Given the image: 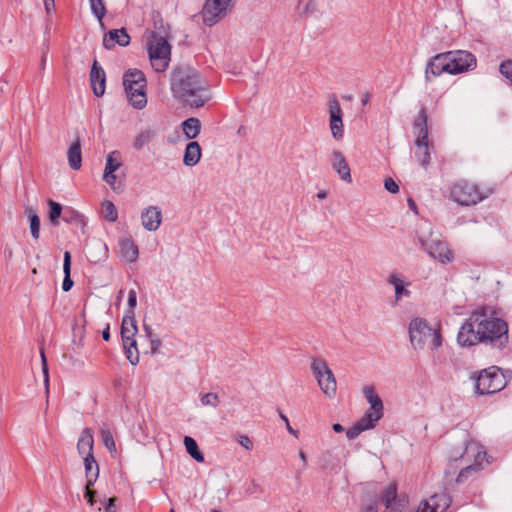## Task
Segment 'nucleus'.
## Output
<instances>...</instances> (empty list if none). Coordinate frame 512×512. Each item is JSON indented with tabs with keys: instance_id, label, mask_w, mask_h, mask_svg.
I'll use <instances>...</instances> for the list:
<instances>
[{
	"instance_id": "nucleus-39",
	"label": "nucleus",
	"mask_w": 512,
	"mask_h": 512,
	"mask_svg": "<svg viewBox=\"0 0 512 512\" xmlns=\"http://www.w3.org/2000/svg\"><path fill=\"white\" fill-rule=\"evenodd\" d=\"M63 220L67 223L83 224V217L80 213L72 208H66L63 215Z\"/></svg>"
},
{
	"instance_id": "nucleus-32",
	"label": "nucleus",
	"mask_w": 512,
	"mask_h": 512,
	"mask_svg": "<svg viewBox=\"0 0 512 512\" xmlns=\"http://www.w3.org/2000/svg\"><path fill=\"white\" fill-rule=\"evenodd\" d=\"M63 271L65 274L63 283H62V289L63 291L67 292L69 291L73 286V281L70 277L71 273V254L70 252L66 251L64 253V262H63Z\"/></svg>"
},
{
	"instance_id": "nucleus-29",
	"label": "nucleus",
	"mask_w": 512,
	"mask_h": 512,
	"mask_svg": "<svg viewBox=\"0 0 512 512\" xmlns=\"http://www.w3.org/2000/svg\"><path fill=\"white\" fill-rule=\"evenodd\" d=\"M156 136V131L152 128H145L141 130L133 141V148L141 150L143 147L149 145Z\"/></svg>"
},
{
	"instance_id": "nucleus-34",
	"label": "nucleus",
	"mask_w": 512,
	"mask_h": 512,
	"mask_svg": "<svg viewBox=\"0 0 512 512\" xmlns=\"http://www.w3.org/2000/svg\"><path fill=\"white\" fill-rule=\"evenodd\" d=\"M382 417L371 411H366L357 423L366 431L375 427Z\"/></svg>"
},
{
	"instance_id": "nucleus-9",
	"label": "nucleus",
	"mask_w": 512,
	"mask_h": 512,
	"mask_svg": "<svg viewBox=\"0 0 512 512\" xmlns=\"http://www.w3.org/2000/svg\"><path fill=\"white\" fill-rule=\"evenodd\" d=\"M506 386V379L497 367H490L480 372L476 380V392L479 395L494 394Z\"/></svg>"
},
{
	"instance_id": "nucleus-6",
	"label": "nucleus",
	"mask_w": 512,
	"mask_h": 512,
	"mask_svg": "<svg viewBox=\"0 0 512 512\" xmlns=\"http://www.w3.org/2000/svg\"><path fill=\"white\" fill-rule=\"evenodd\" d=\"M486 457V451L476 442L466 444L463 453L458 457L453 456V460H460L465 465L459 472L456 481L463 483L470 475L476 474L482 469V464Z\"/></svg>"
},
{
	"instance_id": "nucleus-52",
	"label": "nucleus",
	"mask_w": 512,
	"mask_h": 512,
	"mask_svg": "<svg viewBox=\"0 0 512 512\" xmlns=\"http://www.w3.org/2000/svg\"><path fill=\"white\" fill-rule=\"evenodd\" d=\"M143 330H144V332H145L146 336H147L149 339H151L152 337H156V335L153 333V330H152V328H151V326H150V325H148V324H143Z\"/></svg>"
},
{
	"instance_id": "nucleus-60",
	"label": "nucleus",
	"mask_w": 512,
	"mask_h": 512,
	"mask_svg": "<svg viewBox=\"0 0 512 512\" xmlns=\"http://www.w3.org/2000/svg\"><path fill=\"white\" fill-rule=\"evenodd\" d=\"M279 416L285 422V424H287V422H289L288 418L284 414L279 413Z\"/></svg>"
},
{
	"instance_id": "nucleus-36",
	"label": "nucleus",
	"mask_w": 512,
	"mask_h": 512,
	"mask_svg": "<svg viewBox=\"0 0 512 512\" xmlns=\"http://www.w3.org/2000/svg\"><path fill=\"white\" fill-rule=\"evenodd\" d=\"M102 214L109 222H115L118 218V212L115 205L108 200L102 203Z\"/></svg>"
},
{
	"instance_id": "nucleus-59",
	"label": "nucleus",
	"mask_w": 512,
	"mask_h": 512,
	"mask_svg": "<svg viewBox=\"0 0 512 512\" xmlns=\"http://www.w3.org/2000/svg\"><path fill=\"white\" fill-rule=\"evenodd\" d=\"M327 197V193L325 191H320L317 193V198L325 199Z\"/></svg>"
},
{
	"instance_id": "nucleus-11",
	"label": "nucleus",
	"mask_w": 512,
	"mask_h": 512,
	"mask_svg": "<svg viewBox=\"0 0 512 512\" xmlns=\"http://www.w3.org/2000/svg\"><path fill=\"white\" fill-rule=\"evenodd\" d=\"M232 6L233 0H206L202 9L204 23L213 26L227 16Z\"/></svg>"
},
{
	"instance_id": "nucleus-53",
	"label": "nucleus",
	"mask_w": 512,
	"mask_h": 512,
	"mask_svg": "<svg viewBox=\"0 0 512 512\" xmlns=\"http://www.w3.org/2000/svg\"><path fill=\"white\" fill-rule=\"evenodd\" d=\"M370 102V94L365 92L361 96V103L363 106H366Z\"/></svg>"
},
{
	"instance_id": "nucleus-45",
	"label": "nucleus",
	"mask_w": 512,
	"mask_h": 512,
	"mask_svg": "<svg viewBox=\"0 0 512 512\" xmlns=\"http://www.w3.org/2000/svg\"><path fill=\"white\" fill-rule=\"evenodd\" d=\"M384 187L390 193L396 194L399 192L398 184L390 177L385 179Z\"/></svg>"
},
{
	"instance_id": "nucleus-18",
	"label": "nucleus",
	"mask_w": 512,
	"mask_h": 512,
	"mask_svg": "<svg viewBox=\"0 0 512 512\" xmlns=\"http://www.w3.org/2000/svg\"><path fill=\"white\" fill-rule=\"evenodd\" d=\"M330 163L333 170L338 174L341 180L346 183L352 182L350 167L341 151L334 150L332 152Z\"/></svg>"
},
{
	"instance_id": "nucleus-8",
	"label": "nucleus",
	"mask_w": 512,
	"mask_h": 512,
	"mask_svg": "<svg viewBox=\"0 0 512 512\" xmlns=\"http://www.w3.org/2000/svg\"><path fill=\"white\" fill-rule=\"evenodd\" d=\"M414 129L417 133L415 140V157L420 165L426 167L430 162V152L428 143L427 114L424 108L419 111L414 124Z\"/></svg>"
},
{
	"instance_id": "nucleus-14",
	"label": "nucleus",
	"mask_w": 512,
	"mask_h": 512,
	"mask_svg": "<svg viewBox=\"0 0 512 512\" xmlns=\"http://www.w3.org/2000/svg\"><path fill=\"white\" fill-rule=\"evenodd\" d=\"M444 73L451 74L446 52L436 54L429 59L425 67V80L430 82Z\"/></svg>"
},
{
	"instance_id": "nucleus-23",
	"label": "nucleus",
	"mask_w": 512,
	"mask_h": 512,
	"mask_svg": "<svg viewBox=\"0 0 512 512\" xmlns=\"http://www.w3.org/2000/svg\"><path fill=\"white\" fill-rule=\"evenodd\" d=\"M93 447H94V439H93L92 430L90 428H85L81 432V435L77 442L78 453L83 458L94 456Z\"/></svg>"
},
{
	"instance_id": "nucleus-40",
	"label": "nucleus",
	"mask_w": 512,
	"mask_h": 512,
	"mask_svg": "<svg viewBox=\"0 0 512 512\" xmlns=\"http://www.w3.org/2000/svg\"><path fill=\"white\" fill-rule=\"evenodd\" d=\"M100 434H101V438H102V441H103V444L105 445V447L111 453H116V444H115V441L113 439L111 432L106 428H102L100 430Z\"/></svg>"
},
{
	"instance_id": "nucleus-61",
	"label": "nucleus",
	"mask_w": 512,
	"mask_h": 512,
	"mask_svg": "<svg viewBox=\"0 0 512 512\" xmlns=\"http://www.w3.org/2000/svg\"><path fill=\"white\" fill-rule=\"evenodd\" d=\"M408 203H409V206H410L411 208H415V206H416V205H415V203H414V201H413L412 199H409V200H408Z\"/></svg>"
},
{
	"instance_id": "nucleus-51",
	"label": "nucleus",
	"mask_w": 512,
	"mask_h": 512,
	"mask_svg": "<svg viewBox=\"0 0 512 512\" xmlns=\"http://www.w3.org/2000/svg\"><path fill=\"white\" fill-rule=\"evenodd\" d=\"M116 498L115 497H112L108 500V504L105 508V511L106 512H116V508H115V502H116Z\"/></svg>"
},
{
	"instance_id": "nucleus-49",
	"label": "nucleus",
	"mask_w": 512,
	"mask_h": 512,
	"mask_svg": "<svg viewBox=\"0 0 512 512\" xmlns=\"http://www.w3.org/2000/svg\"><path fill=\"white\" fill-rule=\"evenodd\" d=\"M43 4L48 15L55 11V0H43Z\"/></svg>"
},
{
	"instance_id": "nucleus-17",
	"label": "nucleus",
	"mask_w": 512,
	"mask_h": 512,
	"mask_svg": "<svg viewBox=\"0 0 512 512\" xmlns=\"http://www.w3.org/2000/svg\"><path fill=\"white\" fill-rule=\"evenodd\" d=\"M141 222L145 230L156 231L162 223V212L158 206H148L141 213Z\"/></svg>"
},
{
	"instance_id": "nucleus-64",
	"label": "nucleus",
	"mask_w": 512,
	"mask_h": 512,
	"mask_svg": "<svg viewBox=\"0 0 512 512\" xmlns=\"http://www.w3.org/2000/svg\"><path fill=\"white\" fill-rule=\"evenodd\" d=\"M122 294H123V291L121 290V291L119 292V296H118V298H119V299L122 297Z\"/></svg>"
},
{
	"instance_id": "nucleus-13",
	"label": "nucleus",
	"mask_w": 512,
	"mask_h": 512,
	"mask_svg": "<svg viewBox=\"0 0 512 512\" xmlns=\"http://www.w3.org/2000/svg\"><path fill=\"white\" fill-rule=\"evenodd\" d=\"M328 113L331 135L336 141H340L344 137L343 111L336 97L329 100Z\"/></svg>"
},
{
	"instance_id": "nucleus-55",
	"label": "nucleus",
	"mask_w": 512,
	"mask_h": 512,
	"mask_svg": "<svg viewBox=\"0 0 512 512\" xmlns=\"http://www.w3.org/2000/svg\"><path fill=\"white\" fill-rule=\"evenodd\" d=\"M102 337L105 341L110 339L109 325H107L106 329L102 332Z\"/></svg>"
},
{
	"instance_id": "nucleus-20",
	"label": "nucleus",
	"mask_w": 512,
	"mask_h": 512,
	"mask_svg": "<svg viewBox=\"0 0 512 512\" xmlns=\"http://www.w3.org/2000/svg\"><path fill=\"white\" fill-rule=\"evenodd\" d=\"M90 82L95 96L100 97L105 93L106 74L103 68L97 62V60H95L92 64L90 72Z\"/></svg>"
},
{
	"instance_id": "nucleus-54",
	"label": "nucleus",
	"mask_w": 512,
	"mask_h": 512,
	"mask_svg": "<svg viewBox=\"0 0 512 512\" xmlns=\"http://www.w3.org/2000/svg\"><path fill=\"white\" fill-rule=\"evenodd\" d=\"M286 429H287V431H288L290 434H292V435H293V436H295V437H298V432H297L295 429H293V428L291 427V425H290V423H289V422H287V424H286Z\"/></svg>"
},
{
	"instance_id": "nucleus-43",
	"label": "nucleus",
	"mask_w": 512,
	"mask_h": 512,
	"mask_svg": "<svg viewBox=\"0 0 512 512\" xmlns=\"http://www.w3.org/2000/svg\"><path fill=\"white\" fill-rule=\"evenodd\" d=\"M40 356H41V361H42V372H43V376H44V383H45L46 389L48 390L49 371H48V364H47V360H46V356H45L44 350L40 351Z\"/></svg>"
},
{
	"instance_id": "nucleus-27",
	"label": "nucleus",
	"mask_w": 512,
	"mask_h": 512,
	"mask_svg": "<svg viewBox=\"0 0 512 512\" xmlns=\"http://www.w3.org/2000/svg\"><path fill=\"white\" fill-rule=\"evenodd\" d=\"M83 464L85 469L86 483L88 484V487H91L99 477V466L94 456L84 457Z\"/></svg>"
},
{
	"instance_id": "nucleus-22",
	"label": "nucleus",
	"mask_w": 512,
	"mask_h": 512,
	"mask_svg": "<svg viewBox=\"0 0 512 512\" xmlns=\"http://www.w3.org/2000/svg\"><path fill=\"white\" fill-rule=\"evenodd\" d=\"M129 42L130 36L124 28L109 31L103 39V45L106 49H112L116 44L127 46Z\"/></svg>"
},
{
	"instance_id": "nucleus-24",
	"label": "nucleus",
	"mask_w": 512,
	"mask_h": 512,
	"mask_svg": "<svg viewBox=\"0 0 512 512\" xmlns=\"http://www.w3.org/2000/svg\"><path fill=\"white\" fill-rule=\"evenodd\" d=\"M363 395L367 402L370 404V408L367 411L376 413L379 416H383V403L381 398L377 395L374 386L367 385L362 389Z\"/></svg>"
},
{
	"instance_id": "nucleus-19",
	"label": "nucleus",
	"mask_w": 512,
	"mask_h": 512,
	"mask_svg": "<svg viewBox=\"0 0 512 512\" xmlns=\"http://www.w3.org/2000/svg\"><path fill=\"white\" fill-rule=\"evenodd\" d=\"M387 283L394 288L396 303L400 302L403 298L410 297L411 292L408 289L410 282L405 281L401 274L397 272L389 274L387 277Z\"/></svg>"
},
{
	"instance_id": "nucleus-7",
	"label": "nucleus",
	"mask_w": 512,
	"mask_h": 512,
	"mask_svg": "<svg viewBox=\"0 0 512 512\" xmlns=\"http://www.w3.org/2000/svg\"><path fill=\"white\" fill-rule=\"evenodd\" d=\"M148 55L152 68L164 72L171 60V46L164 37L154 35L148 43Z\"/></svg>"
},
{
	"instance_id": "nucleus-41",
	"label": "nucleus",
	"mask_w": 512,
	"mask_h": 512,
	"mask_svg": "<svg viewBox=\"0 0 512 512\" xmlns=\"http://www.w3.org/2000/svg\"><path fill=\"white\" fill-rule=\"evenodd\" d=\"M48 205L50 207L49 220L53 224L57 225L58 219L60 218L62 213V206L53 200H48Z\"/></svg>"
},
{
	"instance_id": "nucleus-57",
	"label": "nucleus",
	"mask_w": 512,
	"mask_h": 512,
	"mask_svg": "<svg viewBox=\"0 0 512 512\" xmlns=\"http://www.w3.org/2000/svg\"><path fill=\"white\" fill-rule=\"evenodd\" d=\"M363 512H378V509L375 505H368Z\"/></svg>"
},
{
	"instance_id": "nucleus-3",
	"label": "nucleus",
	"mask_w": 512,
	"mask_h": 512,
	"mask_svg": "<svg viewBox=\"0 0 512 512\" xmlns=\"http://www.w3.org/2000/svg\"><path fill=\"white\" fill-rule=\"evenodd\" d=\"M409 339L415 350H423L428 347L436 351L442 346V334L440 324H431L427 319L415 317L408 325Z\"/></svg>"
},
{
	"instance_id": "nucleus-50",
	"label": "nucleus",
	"mask_w": 512,
	"mask_h": 512,
	"mask_svg": "<svg viewBox=\"0 0 512 512\" xmlns=\"http://www.w3.org/2000/svg\"><path fill=\"white\" fill-rule=\"evenodd\" d=\"M85 498L87 499L88 503L90 505L94 504V491L91 490V487H88V484L85 485Z\"/></svg>"
},
{
	"instance_id": "nucleus-2",
	"label": "nucleus",
	"mask_w": 512,
	"mask_h": 512,
	"mask_svg": "<svg viewBox=\"0 0 512 512\" xmlns=\"http://www.w3.org/2000/svg\"><path fill=\"white\" fill-rule=\"evenodd\" d=\"M169 82L172 96L184 106L201 108L212 98L209 82L188 64L175 66Z\"/></svg>"
},
{
	"instance_id": "nucleus-47",
	"label": "nucleus",
	"mask_w": 512,
	"mask_h": 512,
	"mask_svg": "<svg viewBox=\"0 0 512 512\" xmlns=\"http://www.w3.org/2000/svg\"><path fill=\"white\" fill-rule=\"evenodd\" d=\"M137 304V294L135 290H130L128 293V306L129 309L127 311H133Z\"/></svg>"
},
{
	"instance_id": "nucleus-44",
	"label": "nucleus",
	"mask_w": 512,
	"mask_h": 512,
	"mask_svg": "<svg viewBox=\"0 0 512 512\" xmlns=\"http://www.w3.org/2000/svg\"><path fill=\"white\" fill-rule=\"evenodd\" d=\"M363 431H365L357 422L350 427L347 432L346 436L349 440H353L357 438Z\"/></svg>"
},
{
	"instance_id": "nucleus-48",
	"label": "nucleus",
	"mask_w": 512,
	"mask_h": 512,
	"mask_svg": "<svg viewBox=\"0 0 512 512\" xmlns=\"http://www.w3.org/2000/svg\"><path fill=\"white\" fill-rule=\"evenodd\" d=\"M150 340V344H151V352L154 354L156 352H158L159 348L161 347V340L156 336V337H152Z\"/></svg>"
},
{
	"instance_id": "nucleus-46",
	"label": "nucleus",
	"mask_w": 512,
	"mask_h": 512,
	"mask_svg": "<svg viewBox=\"0 0 512 512\" xmlns=\"http://www.w3.org/2000/svg\"><path fill=\"white\" fill-rule=\"evenodd\" d=\"M238 443L246 450L251 451L253 449V442L248 436H240Z\"/></svg>"
},
{
	"instance_id": "nucleus-21",
	"label": "nucleus",
	"mask_w": 512,
	"mask_h": 512,
	"mask_svg": "<svg viewBox=\"0 0 512 512\" xmlns=\"http://www.w3.org/2000/svg\"><path fill=\"white\" fill-rule=\"evenodd\" d=\"M138 332L135 314L133 311H126L121 325V337L123 343H128L130 346L136 341L135 336Z\"/></svg>"
},
{
	"instance_id": "nucleus-10",
	"label": "nucleus",
	"mask_w": 512,
	"mask_h": 512,
	"mask_svg": "<svg viewBox=\"0 0 512 512\" xmlns=\"http://www.w3.org/2000/svg\"><path fill=\"white\" fill-rule=\"evenodd\" d=\"M311 369L322 392L329 398H333L336 395L337 382L326 361L320 358L314 359Z\"/></svg>"
},
{
	"instance_id": "nucleus-16",
	"label": "nucleus",
	"mask_w": 512,
	"mask_h": 512,
	"mask_svg": "<svg viewBox=\"0 0 512 512\" xmlns=\"http://www.w3.org/2000/svg\"><path fill=\"white\" fill-rule=\"evenodd\" d=\"M122 165L121 155L118 151L110 152L106 157L103 180L115 190L116 175L114 174Z\"/></svg>"
},
{
	"instance_id": "nucleus-12",
	"label": "nucleus",
	"mask_w": 512,
	"mask_h": 512,
	"mask_svg": "<svg viewBox=\"0 0 512 512\" xmlns=\"http://www.w3.org/2000/svg\"><path fill=\"white\" fill-rule=\"evenodd\" d=\"M447 59L451 69V75L461 74L476 68V57L469 51H447Z\"/></svg>"
},
{
	"instance_id": "nucleus-62",
	"label": "nucleus",
	"mask_w": 512,
	"mask_h": 512,
	"mask_svg": "<svg viewBox=\"0 0 512 512\" xmlns=\"http://www.w3.org/2000/svg\"><path fill=\"white\" fill-rule=\"evenodd\" d=\"M45 62H46V57H45V56H43V57H42V61H41L42 69H44V67H45Z\"/></svg>"
},
{
	"instance_id": "nucleus-37",
	"label": "nucleus",
	"mask_w": 512,
	"mask_h": 512,
	"mask_svg": "<svg viewBox=\"0 0 512 512\" xmlns=\"http://www.w3.org/2000/svg\"><path fill=\"white\" fill-rule=\"evenodd\" d=\"M28 217L31 235L34 239H38L40 235V218L32 209L28 210Z\"/></svg>"
},
{
	"instance_id": "nucleus-58",
	"label": "nucleus",
	"mask_w": 512,
	"mask_h": 512,
	"mask_svg": "<svg viewBox=\"0 0 512 512\" xmlns=\"http://www.w3.org/2000/svg\"><path fill=\"white\" fill-rule=\"evenodd\" d=\"M299 457H300L301 461H302L304 464H306V462H307V457H306V455H305V453H304L303 451H300V452H299Z\"/></svg>"
},
{
	"instance_id": "nucleus-56",
	"label": "nucleus",
	"mask_w": 512,
	"mask_h": 512,
	"mask_svg": "<svg viewBox=\"0 0 512 512\" xmlns=\"http://www.w3.org/2000/svg\"><path fill=\"white\" fill-rule=\"evenodd\" d=\"M333 430L336 432V433H341L344 431V427L339 424V423H336L333 425Z\"/></svg>"
},
{
	"instance_id": "nucleus-26",
	"label": "nucleus",
	"mask_w": 512,
	"mask_h": 512,
	"mask_svg": "<svg viewBox=\"0 0 512 512\" xmlns=\"http://www.w3.org/2000/svg\"><path fill=\"white\" fill-rule=\"evenodd\" d=\"M202 156V150L198 142L192 141L186 145L183 163L185 166L193 167L199 163Z\"/></svg>"
},
{
	"instance_id": "nucleus-63",
	"label": "nucleus",
	"mask_w": 512,
	"mask_h": 512,
	"mask_svg": "<svg viewBox=\"0 0 512 512\" xmlns=\"http://www.w3.org/2000/svg\"><path fill=\"white\" fill-rule=\"evenodd\" d=\"M98 246H99L100 248H103V249H104V251L106 252V250H107V249H106V246H105L104 244L99 243V244H98Z\"/></svg>"
},
{
	"instance_id": "nucleus-30",
	"label": "nucleus",
	"mask_w": 512,
	"mask_h": 512,
	"mask_svg": "<svg viewBox=\"0 0 512 512\" xmlns=\"http://www.w3.org/2000/svg\"><path fill=\"white\" fill-rule=\"evenodd\" d=\"M182 130L187 139L196 138L201 130L200 120L194 117L186 119L182 122Z\"/></svg>"
},
{
	"instance_id": "nucleus-5",
	"label": "nucleus",
	"mask_w": 512,
	"mask_h": 512,
	"mask_svg": "<svg viewBox=\"0 0 512 512\" xmlns=\"http://www.w3.org/2000/svg\"><path fill=\"white\" fill-rule=\"evenodd\" d=\"M123 85L130 104L135 109H143L147 105V80L138 69H130L123 75Z\"/></svg>"
},
{
	"instance_id": "nucleus-38",
	"label": "nucleus",
	"mask_w": 512,
	"mask_h": 512,
	"mask_svg": "<svg viewBox=\"0 0 512 512\" xmlns=\"http://www.w3.org/2000/svg\"><path fill=\"white\" fill-rule=\"evenodd\" d=\"M89 3L93 15L99 20L101 24H103L102 19L106 14V8L103 0H89Z\"/></svg>"
},
{
	"instance_id": "nucleus-31",
	"label": "nucleus",
	"mask_w": 512,
	"mask_h": 512,
	"mask_svg": "<svg viewBox=\"0 0 512 512\" xmlns=\"http://www.w3.org/2000/svg\"><path fill=\"white\" fill-rule=\"evenodd\" d=\"M184 446L186 448L187 453L197 462L202 463L204 462V455L199 450L198 445L196 441L190 437L185 436L183 439Z\"/></svg>"
},
{
	"instance_id": "nucleus-25",
	"label": "nucleus",
	"mask_w": 512,
	"mask_h": 512,
	"mask_svg": "<svg viewBox=\"0 0 512 512\" xmlns=\"http://www.w3.org/2000/svg\"><path fill=\"white\" fill-rule=\"evenodd\" d=\"M119 250L121 257L129 263L135 262L138 258V247L131 238L120 239Z\"/></svg>"
},
{
	"instance_id": "nucleus-4",
	"label": "nucleus",
	"mask_w": 512,
	"mask_h": 512,
	"mask_svg": "<svg viewBox=\"0 0 512 512\" xmlns=\"http://www.w3.org/2000/svg\"><path fill=\"white\" fill-rule=\"evenodd\" d=\"M450 198L461 206H474L487 199L493 194L494 188L491 186L481 187L477 183L460 179L455 181L450 187Z\"/></svg>"
},
{
	"instance_id": "nucleus-28",
	"label": "nucleus",
	"mask_w": 512,
	"mask_h": 512,
	"mask_svg": "<svg viewBox=\"0 0 512 512\" xmlns=\"http://www.w3.org/2000/svg\"><path fill=\"white\" fill-rule=\"evenodd\" d=\"M68 163L71 169L79 170L82 164L81 144L76 140L67 151Z\"/></svg>"
},
{
	"instance_id": "nucleus-42",
	"label": "nucleus",
	"mask_w": 512,
	"mask_h": 512,
	"mask_svg": "<svg viewBox=\"0 0 512 512\" xmlns=\"http://www.w3.org/2000/svg\"><path fill=\"white\" fill-rule=\"evenodd\" d=\"M220 403L219 396L216 393H206L201 397V404L203 406H210L216 408Z\"/></svg>"
},
{
	"instance_id": "nucleus-1",
	"label": "nucleus",
	"mask_w": 512,
	"mask_h": 512,
	"mask_svg": "<svg viewBox=\"0 0 512 512\" xmlns=\"http://www.w3.org/2000/svg\"><path fill=\"white\" fill-rule=\"evenodd\" d=\"M457 343L462 348L484 344L504 349L509 344V325L506 320L488 313L484 307L472 311L457 333Z\"/></svg>"
},
{
	"instance_id": "nucleus-15",
	"label": "nucleus",
	"mask_w": 512,
	"mask_h": 512,
	"mask_svg": "<svg viewBox=\"0 0 512 512\" xmlns=\"http://www.w3.org/2000/svg\"><path fill=\"white\" fill-rule=\"evenodd\" d=\"M426 251L433 259L445 264L453 260V252L450 250L445 242L437 239H432L426 244H423Z\"/></svg>"
},
{
	"instance_id": "nucleus-33",
	"label": "nucleus",
	"mask_w": 512,
	"mask_h": 512,
	"mask_svg": "<svg viewBox=\"0 0 512 512\" xmlns=\"http://www.w3.org/2000/svg\"><path fill=\"white\" fill-rule=\"evenodd\" d=\"M396 497H397V491L396 487L394 485H390L384 495H383V502L387 509H390V512H400L396 506H399L396 504Z\"/></svg>"
},
{
	"instance_id": "nucleus-35",
	"label": "nucleus",
	"mask_w": 512,
	"mask_h": 512,
	"mask_svg": "<svg viewBox=\"0 0 512 512\" xmlns=\"http://www.w3.org/2000/svg\"><path fill=\"white\" fill-rule=\"evenodd\" d=\"M123 347H124L125 354H126L127 359L129 360V362L132 365H137L140 360L139 351L137 348V341H134L131 346L128 343H123Z\"/></svg>"
}]
</instances>
